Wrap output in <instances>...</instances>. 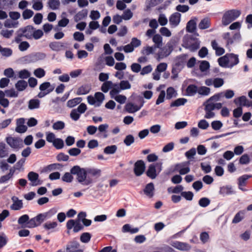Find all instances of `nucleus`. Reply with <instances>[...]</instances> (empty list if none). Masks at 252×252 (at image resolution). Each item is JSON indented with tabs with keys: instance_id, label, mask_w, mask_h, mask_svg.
<instances>
[{
	"instance_id": "2",
	"label": "nucleus",
	"mask_w": 252,
	"mask_h": 252,
	"mask_svg": "<svg viewBox=\"0 0 252 252\" xmlns=\"http://www.w3.org/2000/svg\"><path fill=\"white\" fill-rule=\"evenodd\" d=\"M218 63L223 67L231 68L239 63L238 56L234 54H226L218 59Z\"/></svg>"
},
{
	"instance_id": "17",
	"label": "nucleus",
	"mask_w": 252,
	"mask_h": 252,
	"mask_svg": "<svg viewBox=\"0 0 252 252\" xmlns=\"http://www.w3.org/2000/svg\"><path fill=\"white\" fill-rule=\"evenodd\" d=\"M39 175L37 173L31 171L28 173V178L31 182V185L36 186L41 184V182L38 179Z\"/></svg>"
},
{
	"instance_id": "53",
	"label": "nucleus",
	"mask_w": 252,
	"mask_h": 252,
	"mask_svg": "<svg viewBox=\"0 0 252 252\" xmlns=\"http://www.w3.org/2000/svg\"><path fill=\"white\" fill-rule=\"evenodd\" d=\"M89 17L92 21H96L100 18V14L98 11L93 10L91 11Z\"/></svg>"
},
{
	"instance_id": "42",
	"label": "nucleus",
	"mask_w": 252,
	"mask_h": 252,
	"mask_svg": "<svg viewBox=\"0 0 252 252\" xmlns=\"http://www.w3.org/2000/svg\"><path fill=\"white\" fill-rule=\"evenodd\" d=\"M114 86L112 88V90L110 92V95L111 97L118 94L121 91L122 89L119 84L113 83Z\"/></svg>"
},
{
	"instance_id": "52",
	"label": "nucleus",
	"mask_w": 252,
	"mask_h": 252,
	"mask_svg": "<svg viewBox=\"0 0 252 252\" xmlns=\"http://www.w3.org/2000/svg\"><path fill=\"white\" fill-rule=\"evenodd\" d=\"M211 125L212 128L215 130H219L223 126V124L220 121H214Z\"/></svg>"
},
{
	"instance_id": "34",
	"label": "nucleus",
	"mask_w": 252,
	"mask_h": 252,
	"mask_svg": "<svg viewBox=\"0 0 252 252\" xmlns=\"http://www.w3.org/2000/svg\"><path fill=\"white\" fill-rule=\"evenodd\" d=\"M125 108L126 110L128 113H133L138 111L140 109L141 107H138L132 103H128L126 104Z\"/></svg>"
},
{
	"instance_id": "20",
	"label": "nucleus",
	"mask_w": 252,
	"mask_h": 252,
	"mask_svg": "<svg viewBox=\"0 0 252 252\" xmlns=\"http://www.w3.org/2000/svg\"><path fill=\"white\" fill-rule=\"evenodd\" d=\"M171 245L180 251H189L191 249V246L189 244L179 241L172 242Z\"/></svg>"
},
{
	"instance_id": "9",
	"label": "nucleus",
	"mask_w": 252,
	"mask_h": 252,
	"mask_svg": "<svg viewBox=\"0 0 252 252\" xmlns=\"http://www.w3.org/2000/svg\"><path fill=\"white\" fill-rule=\"evenodd\" d=\"M162 163L157 162L151 164L146 172L147 175L150 178L154 179L162 170Z\"/></svg>"
},
{
	"instance_id": "3",
	"label": "nucleus",
	"mask_w": 252,
	"mask_h": 252,
	"mask_svg": "<svg viewBox=\"0 0 252 252\" xmlns=\"http://www.w3.org/2000/svg\"><path fill=\"white\" fill-rule=\"evenodd\" d=\"M241 12L238 9H230L226 11L223 14L221 23L224 26H227L233 21L237 19L241 15Z\"/></svg>"
},
{
	"instance_id": "64",
	"label": "nucleus",
	"mask_w": 252,
	"mask_h": 252,
	"mask_svg": "<svg viewBox=\"0 0 252 252\" xmlns=\"http://www.w3.org/2000/svg\"><path fill=\"white\" fill-rule=\"evenodd\" d=\"M133 16V13L130 9H127L126 10L122 15L123 19L125 20H128L130 19Z\"/></svg>"
},
{
	"instance_id": "11",
	"label": "nucleus",
	"mask_w": 252,
	"mask_h": 252,
	"mask_svg": "<svg viewBox=\"0 0 252 252\" xmlns=\"http://www.w3.org/2000/svg\"><path fill=\"white\" fill-rule=\"evenodd\" d=\"M66 227L68 230L73 228L74 232H77L83 229V226L79 220H69L66 222Z\"/></svg>"
},
{
	"instance_id": "50",
	"label": "nucleus",
	"mask_w": 252,
	"mask_h": 252,
	"mask_svg": "<svg viewBox=\"0 0 252 252\" xmlns=\"http://www.w3.org/2000/svg\"><path fill=\"white\" fill-rule=\"evenodd\" d=\"M111 98L114 99L117 102L120 104L125 103L126 100V96L122 94H117L111 97Z\"/></svg>"
},
{
	"instance_id": "16",
	"label": "nucleus",
	"mask_w": 252,
	"mask_h": 252,
	"mask_svg": "<svg viewBox=\"0 0 252 252\" xmlns=\"http://www.w3.org/2000/svg\"><path fill=\"white\" fill-rule=\"evenodd\" d=\"M12 204L10 205V209L14 211H18L23 208V203L22 200H20L16 196H12L11 198Z\"/></svg>"
},
{
	"instance_id": "47",
	"label": "nucleus",
	"mask_w": 252,
	"mask_h": 252,
	"mask_svg": "<svg viewBox=\"0 0 252 252\" xmlns=\"http://www.w3.org/2000/svg\"><path fill=\"white\" fill-rule=\"evenodd\" d=\"M156 49V48L153 46H147L144 47L142 50V53L143 55H149L150 54H153Z\"/></svg>"
},
{
	"instance_id": "55",
	"label": "nucleus",
	"mask_w": 252,
	"mask_h": 252,
	"mask_svg": "<svg viewBox=\"0 0 252 252\" xmlns=\"http://www.w3.org/2000/svg\"><path fill=\"white\" fill-rule=\"evenodd\" d=\"M33 12L29 9H25L22 13V16L24 19H29L31 18L33 15Z\"/></svg>"
},
{
	"instance_id": "48",
	"label": "nucleus",
	"mask_w": 252,
	"mask_h": 252,
	"mask_svg": "<svg viewBox=\"0 0 252 252\" xmlns=\"http://www.w3.org/2000/svg\"><path fill=\"white\" fill-rule=\"evenodd\" d=\"M18 75L21 79H27L31 76V73L27 69H23L18 72Z\"/></svg>"
},
{
	"instance_id": "29",
	"label": "nucleus",
	"mask_w": 252,
	"mask_h": 252,
	"mask_svg": "<svg viewBox=\"0 0 252 252\" xmlns=\"http://www.w3.org/2000/svg\"><path fill=\"white\" fill-rule=\"evenodd\" d=\"M210 25V20L208 18H205L201 20L198 24V28L201 30H205L209 28Z\"/></svg>"
},
{
	"instance_id": "60",
	"label": "nucleus",
	"mask_w": 252,
	"mask_h": 252,
	"mask_svg": "<svg viewBox=\"0 0 252 252\" xmlns=\"http://www.w3.org/2000/svg\"><path fill=\"white\" fill-rule=\"evenodd\" d=\"M73 38L74 40L79 42L83 41L85 39L84 34L79 32H75L73 33Z\"/></svg>"
},
{
	"instance_id": "45",
	"label": "nucleus",
	"mask_w": 252,
	"mask_h": 252,
	"mask_svg": "<svg viewBox=\"0 0 252 252\" xmlns=\"http://www.w3.org/2000/svg\"><path fill=\"white\" fill-rule=\"evenodd\" d=\"M32 8L37 11L41 10L43 7L42 2L40 0H33Z\"/></svg>"
},
{
	"instance_id": "30",
	"label": "nucleus",
	"mask_w": 252,
	"mask_h": 252,
	"mask_svg": "<svg viewBox=\"0 0 252 252\" xmlns=\"http://www.w3.org/2000/svg\"><path fill=\"white\" fill-rule=\"evenodd\" d=\"M88 10L86 9L79 11L74 16V20L76 22L80 21L87 16Z\"/></svg>"
},
{
	"instance_id": "6",
	"label": "nucleus",
	"mask_w": 252,
	"mask_h": 252,
	"mask_svg": "<svg viewBox=\"0 0 252 252\" xmlns=\"http://www.w3.org/2000/svg\"><path fill=\"white\" fill-rule=\"evenodd\" d=\"M105 99L104 94L101 92H96L94 95H89L87 96V101L89 104L94 105V107H99L103 103Z\"/></svg>"
},
{
	"instance_id": "46",
	"label": "nucleus",
	"mask_w": 252,
	"mask_h": 252,
	"mask_svg": "<svg viewBox=\"0 0 252 252\" xmlns=\"http://www.w3.org/2000/svg\"><path fill=\"white\" fill-rule=\"evenodd\" d=\"M0 53L5 57H8L12 54V50L8 48H3L0 45Z\"/></svg>"
},
{
	"instance_id": "58",
	"label": "nucleus",
	"mask_w": 252,
	"mask_h": 252,
	"mask_svg": "<svg viewBox=\"0 0 252 252\" xmlns=\"http://www.w3.org/2000/svg\"><path fill=\"white\" fill-rule=\"evenodd\" d=\"M62 179L63 182L71 183L73 181V177L71 172L70 173L66 172L62 177Z\"/></svg>"
},
{
	"instance_id": "13",
	"label": "nucleus",
	"mask_w": 252,
	"mask_h": 252,
	"mask_svg": "<svg viewBox=\"0 0 252 252\" xmlns=\"http://www.w3.org/2000/svg\"><path fill=\"white\" fill-rule=\"evenodd\" d=\"M145 170V164L143 161L139 160L137 161L134 166V172L136 176H141Z\"/></svg>"
},
{
	"instance_id": "8",
	"label": "nucleus",
	"mask_w": 252,
	"mask_h": 252,
	"mask_svg": "<svg viewBox=\"0 0 252 252\" xmlns=\"http://www.w3.org/2000/svg\"><path fill=\"white\" fill-rule=\"evenodd\" d=\"M86 183L87 186L92 184L94 180L101 175V170L96 168L86 169Z\"/></svg>"
},
{
	"instance_id": "21",
	"label": "nucleus",
	"mask_w": 252,
	"mask_h": 252,
	"mask_svg": "<svg viewBox=\"0 0 252 252\" xmlns=\"http://www.w3.org/2000/svg\"><path fill=\"white\" fill-rule=\"evenodd\" d=\"M204 105L205 106L204 110L205 111L204 117L208 119L214 118L215 114L213 112L214 109L212 106L209 103L206 102L204 103Z\"/></svg>"
},
{
	"instance_id": "40",
	"label": "nucleus",
	"mask_w": 252,
	"mask_h": 252,
	"mask_svg": "<svg viewBox=\"0 0 252 252\" xmlns=\"http://www.w3.org/2000/svg\"><path fill=\"white\" fill-rule=\"evenodd\" d=\"M198 88L194 85H189L186 89V93L188 95L192 96L197 92Z\"/></svg>"
},
{
	"instance_id": "39",
	"label": "nucleus",
	"mask_w": 252,
	"mask_h": 252,
	"mask_svg": "<svg viewBox=\"0 0 252 252\" xmlns=\"http://www.w3.org/2000/svg\"><path fill=\"white\" fill-rule=\"evenodd\" d=\"M222 96H223V93L216 94L209 98L205 102L207 103H215L220 100V98Z\"/></svg>"
},
{
	"instance_id": "22",
	"label": "nucleus",
	"mask_w": 252,
	"mask_h": 252,
	"mask_svg": "<svg viewBox=\"0 0 252 252\" xmlns=\"http://www.w3.org/2000/svg\"><path fill=\"white\" fill-rule=\"evenodd\" d=\"M234 103L240 106H250L252 102L249 101L245 96H242L234 99Z\"/></svg>"
},
{
	"instance_id": "26",
	"label": "nucleus",
	"mask_w": 252,
	"mask_h": 252,
	"mask_svg": "<svg viewBox=\"0 0 252 252\" xmlns=\"http://www.w3.org/2000/svg\"><path fill=\"white\" fill-rule=\"evenodd\" d=\"M39 90L41 92H45L49 94L54 90V87L51 85L49 82H46L42 83L39 86Z\"/></svg>"
},
{
	"instance_id": "7",
	"label": "nucleus",
	"mask_w": 252,
	"mask_h": 252,
	"mask_svg": "<svg viewBox=\"0 0 252 252\" xmlns=\"http://www.w3.org/2000/svg\"><path fill=\"white\" fill-rule=\"evenodd\" d=\"M159 51L156 54V58L159 62L161 59L168 57L173 51V45L170 42H168L164 47L159 48Z\"/></svg>"
},
{
	"instance_id": "33",
	"label": "nucleus",
	"mask_w": 252,
	"mask_h": 252,
	"mask_svg": "<svg viewBox=\"0 0 252 252\" xmlns=\"http://www.w3.org/2000/svg\"><path fill=\"white\" fill-rule=\"evenodd\" d=\"M49 47L52 50L58 52L64 47V44L61 42H53L49 44Z\"/></svg>"
},
{
	"instance_id": "14",
	"label": "nucleus",
	"mask_w": 252,
	"mask_h": 252,
	"mask_svg": "<svg viewBox=\"0 0 252 252\" xmlns=\"http://www.w3.org/2000/svg\"><path fill=\"white\" fill-rule=\"evenodd\" d=\"M25 119L24 118H19L16 120V127L15 131L19 133H25L28 129L27 126L25 125Z\"/></svg>"
},
{
	"instance_id": "37",
	"label": "nucleus",
	"mask_w": 252,
	"mask_h": 252,
	"mask_svg": "<svg viewBox=\"0 0 252 252\" xmlns=\"http://www.w3.org/2000/svg\"><path fill=\"white\" fill-rule=\"evenodd\" d=\"M40 106V101L37 99H32L29 101L28 107L30 109L39 108Z\"/></svg>"
},
{
	"instance_id": "36",
	"label": "nucleus",
	"mask_w": 252,
	"mask_h": 252,
	"mask_svg": "<svg viewBox=\"0 0 252 252\" xmlns=\"http://www.w3.org/2000/svg\"><path fill=\"white\" fill-rule=\"evenodd\" d=\"M5 95V92L0 91V104L5 108L8 107L9 104V100L4 98Z\"/></svg>"
},
{
	"instance_id": "18",
	"label": "nucleus",
	"mask_w": 252,
	"mask_h": 252,
	"mask_svg": "<svg viewBox=\"0 0 252 252\" xmlns=\"http://www.w3.org/2000/svg\"><path fill=\"white\" fill-rule=\"evenodd\" d=\"M252 177L251 175L245 174L242 175L238 178V185L239 189L243 191H245L247 190L244 188V187L246 186L247 180Z\"/></svg>"
},
{
	"instance_id": "10",
	"label": "nucleus",
	"mask_w": 252,
	"mask_h": 252,
	"mask_svg": "<svg viewBox=\"0 0 252 252\" xmlns=\"http://www.w3.org/2000/svg\"><path fill=\"white\" fill-rule=\"evenodd\" d=\"M7 144L13 149H21L24 147L23 142L20 138L9 137L6 138Z\"/></svg>"
},
{
	"instance_id": "5",
	"label": "nucleus",
	"mask_w": 252,
	"mask_h": 252,
	"mask_svg": "<svg viewBox=\"0 0 252 252\" xmlns=\"http://www.w3.org/2000/svg\"><path fill=\"white\" fill-rule=\"evenodd\" d=\"M200 41L196 38L190 36L184 39L183 46L192 52L196 51L200 47Z\"/></svg>"
},
{
	"instance_id": "51",
	"label": "nucleus",
	"mask_w": 252,
	"mask_h": 252,
	"mask_svg": "<svg viewBox=\"0 0 252 252\" xmlns=\"http://www.w3.org/2000/svg\"><path fill=\"white\" fill-rule=\"evenodd\" d=\"M117 149V146L114 145L107 146L104 148V152L106 154H113L116 152Z\"/></svg>"
},
{
	"instance_id": "28",
	"label": "nucleus",
	"mask_w": 252,
	"mask_h": 252,
	"mask_svg": "<svg viewBox=\"0 0 252 252\" xmlns=\"http://www.w3.org/2000/svg\"><path fill=\"white\" fill-rule=\"evenodd\" d=\"M91 90V87L88 85H84L79 87L77 90V95H85L88 94Z\"/></svg>"
},
{
	"instance_id": "23",
	"label": "nucleus",
	"mask_w": 252,
	"mask_h": 252,
	"mask_svg": "<svg viewBox=\"0 0 252 252\" xmlns=\"http://www.w3.org/2000/svg\"><path fill=\"white\" fill-rule=\"evenodd\" d=\"M34 28L32 26H29L25 27L24 29L19 31L22 32L24 36L27 39H31L32 37V33Z\"/></svg>"
},
{
	"instance_id": "32",
	"label": "nucleus",
	"mask_w": 252,
	"mask_h": 252,
	"mask_svg": "<svg viewBox=\"0 0 252 252\" xmlns=\"http://www.w3.org/2000/svg\"><path fill=\"white\" fill-rule=\"evenodd\" d=\"M114 86L113 83L111 81H106L104 82L101 87V90L104 93H107L109 90H112V88Z\"/></svg>"
},
{
	"instance_id": "15",
	"label": "nucleus",
	"mask_w": 252,
	"mask_h": 252,
	"mask_svg": "<svg viewBox=\"0 0 252 252\" xmlns=\"http://www.w3.org/2000/svg\"><path fill=\"white\" fill-rule=\"evenodd\" d=\"M181 15L178 12L172 14L169 18V24L172 28L176 27L181 21Z\"/></svg>"
},
{
	"instance_id": "61",
	"label": "nucleus",
	"mask_w": 252,
	"mask_h": 252,
	"mask_svg": "<svg viewBox=\"0 0 252 252\" xmlns=\"http://www.w3.org/2000/svg\"><path fill=\"white\" fill-rule=\"evenodd\" d=\"M53 146L58 149H60L63 148L64 145L63 141L60 138H56L55 141L53 143Z\"/></svg>"
},
{
	"instance_id": "38",
	"label": "nucleus",
	"mask_w": 252,
	"mask_h": 252,
	"mask_svg": "<svg viewBox=\"0 0 252 252\" xmlns=\"http://www.w3.org/2000/svg\"><path fill=\"white\" fill-rule=\"evenodd\" d=\"M58 226V223L56 221H47L43 224V227L46 230H50L55 229Z\"/></svg>"
},
{
	"instance_id": "57",
	"label": "nucleus",
	"mask_w": 252,
	"mask_h": 252,
	"mask_svg": "<svg viewBox=\"0 0 252 252\" xmlns=\"http://www.w3.org/2000/svg\"><path fill=\"white\" fill-rule=\"evenodd\" d=\"M160 34L165 37H170L171 36V31L166 27H162L159 29Z\"/></svg>"
},
{
	"instance_id": "49",
	"label": "nucleus",
	"mask_w": 252,
	"mask_h": 252,
	"mask_svg": "<svg viewBox=\"0 0 252 252\" xmlns=\"http://www.w3.org/2000/svg\"><path fill=\"white\" fill-rule=\"evenodd\" d=\"M197 93L202 95H208L210 93V89L202 86L198 88Z\"/></svg>"
},
{
	"instance_id": "12",
	"label": "nucleus",
	"mask_w": 252,
	"mask_h": 252,
	"mask_svg": "<svg viewBox=\"0 0 252 252\" xmlns=\"http://www.w3.org/2000/svg\"><path fill=\"white\" fill-rule=\"evenodd\" d=\"M189 162H184L176 164L175 170L177 171L181 175H185L190 171Z\"/></svg>"
},
{
	"instance_id": "63",
	"label": "nucleus",
	"mask_w": 252,
	"mask_h": 252,
	"mask_svg": "<svg viewBox=\"0 0 252 252\" xmlns=\"http://www.w3.org/2000/svg\"><path fill=\"white\" fill-rule=\"evenodd\" d=\"M210 203L209 199L206 197L201 198L198 202L199 205L202 207H206Z\"/></svg>"
},
{
	"instance_id": "19",
	"label": "nucleus",
	"mask_w": 252,
	"mask_h": 252,
	"mask_svg": "<svg viewBox=\"0 0 252 252\" xmlns=\"http://www.w3.org/2000/svg\"><path fill=\"white\" fill-rule=\"evenodd\" d=\"M79 244L76 241L71 242L66 245V252H83L79 248Z\"/></svg>"
},
{
	"instance_id": "59",
	"label": "nucleus",
	"mask_w": 252,
	"mask_h": 252,
	"mask_svg": "<svg viewBox=\"0 0 252 252\" xmlns=\"http://www.w3.org/2000/svg\"><path fill=\"white\" fill-rule=\"evenodd\" d=\"M29 220V217L28 215H23L18 219V223L19 224L23 225L27 222V225Z\"/></svg>"
},
{
	"instance_id": "24",
	"label": "nucleus",
	"mask_w": 252,
	"mask_h": 252,
	"mask_svg": "<svg viewBox=\"0 0 252 252\" xmlns=\"http://www.w3.org/2000/svg\"><path fill=\"white\" fill-rule=\"evenodd\" d=\"M197 20L196 18H194L187 23L186 30L188 32L192 33L194 32L196 30Z\"/></svg>"
},
{
	"instance_id": "43",
	"label": "nucleus",
	"mask_w": 252,
	"mask_h": 252,
	"mask_svg": "<svg viewBox=\"0 0 252 252\" xmlns=\"http://www.w3.org/2000/svg\"><path fill=\"white\" fill-rule=\"evenodd\" d=\"M27 82L24 80H19L15 84V88L19 91H24L27 87Z\"/></svg>"
},
{
	"instance_id": "54",
	"label": "nucleus",
	"mask_w": 252,
	"mask_h": 252,
	"mask_svg": "<svg viewBox=\"0 0 252 252\" xmlns=\"http://www.w3.org/2000/svg\"><path fill=\"white\" fill-rule=\"evenodd\" d=\"M91 238V235L88 232H85L82 234L80 236V240L84 243H88Z\"/></svg>"
},
{
	"instance_id": "25",
	"label": "nucleus",
	"mask_w": 252,
	"mask_h": 252,
	"mask_svg": "<svg viewBox=\"0 0 252 252\" xmlns=\"http://www.w3.org/2000/svg\"><path fill=\"white\" fill-rule=\"evenodd\" d=\"M153 42L155 43L154 45L156 48H159L162 47L163 45L162 37L159 34H156L154 35L152 38Z\"/></svg>"
},
{
	"instance_id": "44",
	"label": "nucleus",
	"mask_w": 252,
	"mask_h": 252,
	"mask_svg": "<svg viewBox=\"0 0 252 252\" xmlns=\"http://www.w3.org/2000/svg\"><path fill=\"white\" fill-rule=\"evenodd\" d=\"M187 102V100L184 98H180L176 99L170 104L171 107H178L184 105Z\"/></svg>"
},
{
	"instance_id": "41",
	"label": "nucleus",
	"mask_w": 252,
	"mask_h": 252,
	"mask_svg": "<svg viewBox=\"0 0 252 252\" xmlns=\"http://www.w3.org/2000/svg\"><path fill=\"white\" fill-rule=\"evenodd\" d=\"M82 100L81 97H76L69 100L67 102V106L69 108H72L79 104Z\"/></svg>"
},
{
	"instance_id": "1",
	"label": "nucleus",
	"mask_w": 252,
	"mask_h": 252,
	"mask_svg": "<svg viewBox=\"0 0 252 252\" xmlns=\"http://www.w3.org/2000/svg\"><path fill=\"white\" fill-rule=\"evenodd\" d=\"M57 212L56 209L52 208L46 212L39 214L36 217L30 219L25 226L28 228H34L39 226L45 220L53 216Z\"/></svg>"
},
{
	"instance_id": "35",
	"label": "nucleus",
	"mask_w": 252,
	"mask_h": 252,
	"mask_svg": "<svg viewBox=\"0 0 252 252\" xmlns=\"http://www.w3.org/2000/svg\"><path fill=\"white\" fill-rule=\"evenodd\" d=\"M123 232H130L131 234L136 233L138 232L139 229L137 227L131 228L129 224H126L123 225L122 227Z\"/></svg>"
},
{
	"instance_id": "4",
	"label": "nucleus",
	"mask_w": 252,
	"mask_h": 252,
	"mask_svg": "<svg viewBox=\"0 0 252 252\" xmlns=\"http://www.w3.org/2000/svg\"><path fill=\"white\" fill-rule=\"evenodd\" d=\"M71 173L77 175V181L83 186H87L86 169L82 168L78 165L74 166L70 169Z\"/></svg>"
},
{
	"instance_id": "56",
	"label": "nucleus",
	"mask_w": 252,
	"mask_h": 252,
	"mask_svg": "<svg viewBox=\"0 0 252 252\" xmlns=\"http://www.w3.org/2000/svg\"><path fill=\"white\" fill-rule=\"evenodd\" d=\"M34 75L37 78H41L45 75V70L41 68H38L34 70Z\"/></svg>"
},
{
	"instance_id": "31",
	"label": "nucleus",
	"mask_w": 252,
	"mask_h": 252,
	"mask_svg": "<svg viewBox=\"0 0 252 252\" xmlns=\"http://www.w3.org/2000/svg\"><path fill=\"white\" fill-rule=\"evenodd\" d=\"M47 5L52 10H56L59 8L60 1L59 0H48Z\"/></svg>"
},
{
	"instance_id": "62",
	"label": "nucleus",
	"mask_w": 252,
	"mask_h": 252,
	"mask_svg": "<svg viewBox=\"0 0 252 252\" xmlns=\"http://www.w3.org/2000/svg\"><path fill=\"white\" fill-rule=\"evenodd\" d=\"M46 139L48 142L52 143L53 144L55 141L56 138L54 133L51 132H47L46 133Z\"/></svg>"
},
{
	"instance_id": "27",
	"label": "nucleus",
	"mask_w": 252,
	"mask_h": 252,
	"mask_svg": "<svg viewBox=\"0 0 252 252\" xmlns=\"http://www.w3.org/2000/svg\"><path fill=\"white\" fill-rule=\"evenodd\" d=\"M154 186L152 183L148 184L144 189V193L148 197H152L154 195Z\"/></svg>"
}]
</instances>
